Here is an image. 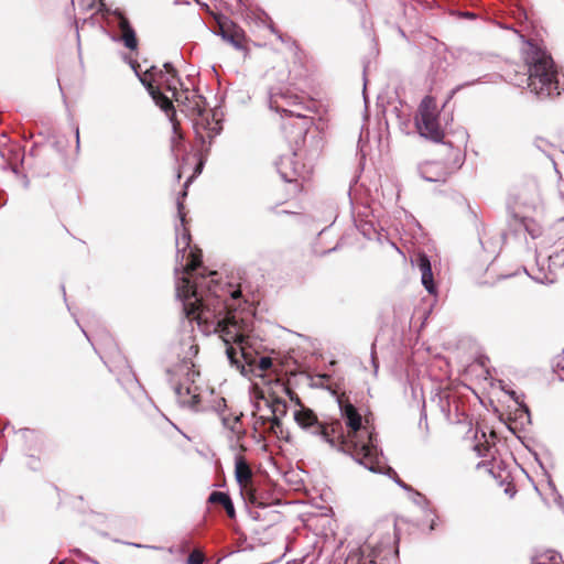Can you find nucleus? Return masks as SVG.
<instances>
[{"label":"nucleus","mask_w":564,"mask_h":564,"mask_svg":"<svg viewBox=\"0 0 564 564\" xmlns=\"http://www.w3.org/2000/svg\"><path fill=\"white\" fill-rule=\"evenodd\" d=\"M183 205L177 209L181 224L176 231V297L182 302L188 323L196 322L204 335L217 334L226 345L231 365L243 376L249 372L262 376L272 367L270 357L252 355L254 337L251 305L241 300V292L230 284H220L216 272L197 275L194 271L202 264V251L191 246V234L185 227Z\"/></svg>","instance_id":"1"},{"label":"nucleus","mask_w":564,"mask_h":564,"mask_svg":"<svg viewBox=\"0 0 564 564\" xmlns=\"http://www.w3.org/2000/svg\"><path fill=\"white\" fill-rule=\"evenodd\" d=\"M291 400H295L301 406L294 412V420L299 426L308 434L319 438L332 448L349 454L356 463L375 474L394 476L395 482L408 489V486L398 478L378 446L377 434L362 421L361 414L355 405L348 401L338 400L339 410L345 427L340 420L334 419L322 422L308 408L302 405L299 397L288 390Z\"/></svg>","instance_id":"2"},{"label":"nucleus","mask_w":564,"mask_h":564,"mask_svg":"<svg viewBox=\"0 0 564 564\" xmlns=\"http://www.w3.org/2000/svg\"><path fill=\"white\" fill-rule=\"evenodd\" d=\"M181 361L167 370L177 402L193 411L202 410V400L206 388L200 375L196 371L193 358L198 354V345L191 333H186L180 341Z\"/></svg>","instance_id":"3"},{"label":"nucleus","mask_w":564,"mask_h":564,"mask_svg":"<svg viewBox=\"0 0 564 564\" xmlns=\"http://www.w3.org/2000/svg\"><path fill=\"white\" fill-rule=\"evenodd\" d=\"M132 68L135 72L142 85L147 88L152 99L155 101V104L169 116H171L174 133L171 139V150L174 156L177 159L180 153L182 152L183 137L178 132V123L173 121V116L175 115L173 104L161 91V86H165L167 90L173 91V96L177 99L175 91L176 84L180 82V79L177 78V72L171 63H165L163 65L164 69H161L156 66H151L150 68L145 69L143 74H140L134 65H132Z\"/></svg>","instance_id":"4"},{"label":"nucleus","mask_w":564,"mask_h":564,"mask_svg":"<svg viewBox=\"0 0 564 564\" xmlns=\"http://www.w3.org/2000/svg\"><path fill=\"white\" fill-rule=\"evenodd\" d=\"M523 59L528 68L527 84L531 93L540 99L561 94L563 87L558 73L553 58L546 51L529 42L523 51Z\"/></svg>","instance_id":"5"},{"label":"nucleus","mask_w":564,"mask_h":564,"mask_svg":"<svg viewBox=\"0 0 564 564\" xmlns=\"http://www.w3.org/2000/svg\"><path fill=\"white\" fill-rule=\"evenodd\" d=\"M415 124L420 135L434 142H441L444 131L440 123V110L433 97L426 96L419 106Z\"/></svg>","instance_id":"6"},{"label":"nucleus","mask_w":564,"mask_h":564,"mask_svg":"<svg viewBox=\"0 0 564 564\" xmlns=\"http://www.w3.org/2000/svg\"><path fill=\"white\" fill-rule=\"evenodd\" d=\"M276 170L284 182L295 184V191L301 189L299 181L308 180L312 172L311 166L300 162L296 152L280 156L276 162Z\"/></svg>","instance_id":"7"},{"label":"nucleus","mask_w":564,"mask_h":564,"mask_svg":"<svg viewBox=\"0 0 564 564\" xmlns=\"http://www.w3.org/2000/svg\"><path fill=\"white\" fill-rule=\"evenodd\" d=\"M203 101L202 96H196L193 111L197 113L198 119L195 121L194 128L202 144L204 145L208 139V147H210L213 139L221 132L223 127L218 120L209 118V113L200 105Z\"/></svg>","instance_id":"8"},{"label":"nucleus","mask_w":564,"mask_h":564,"mask_svg":"<svg viewBox=\"0 0 564 564\" xmlns=\"http://www.w3.org/2000/svg\"><path fill=\"white\" fill-rule=\"evenodd\" d=\"M269 106L272 110L280 112L285 117H295L304 121V126L301 128V131H306L307 118L303 115L299 108V97L289 95V94H270Z\"/></svg>","instance_id":"9"},{"label":"nucleus","mask_w":564,"mask_h":564,"mask_svg":"<svg viewBox=\"0 0 564 564\" xmlns=\"http://www.w3.org/2000/svg\"><path fill=\"white\" fill-rule=\"evenodd\" d=\"M105 11L111 17L109 22L115 23L120 30V40L123 42L124 46L131 51L135 50L138 47L137 35L123 12L119 9L112 11L105 9Z\"/></svg>","instance_id":"10"},{"label":"nucleus","mask_w":564,"mask_h":564,"mask_svg":"<svg viewBox=\"0 0 564 564\" xmlns=\"http://www.w3.org/2000/svg\"><path fill=\"white\" fill-rule=\"evenodd\" d=\"M221 39L234 46L237 51H245L246 33L230 20L218 21V31L215 32Z\"/></svg>","instance_id":"11"},{"label":"nucleus","mask_w":564,"mask_h":564,"mask_svg":"<svg viewBox=\"0 0 564 564\" xmlns=\"http://www.w3.org/2000/svg\"><path fill=\"white\" fill-rule=\"evenodd\" d=\"M420 176L427 182H445L447 171L441 162H424L417 167Z\"/></svg>","instance_id":"12"},{"label":"nucleus","mask_w":564,"mask_h":564,"mask_svg":"<svg viewBox=\"0 0 564 564\" xmlns=\"http://www.w3.org/2000/svg\"><path fill=\"white\" fill-rule=\"evenodd\" d=\"M417 267L421 272V281L426 291L430 294H434L436 291V286L433 280V272L431 267V261L426 254H420L417 258Z\"/></svg>","instance_id":"13"},{"label":"nucleus","mask_w":564,"mask_h":564,"mask_svg":"<svg viewBox=\"0 0 564 564\" xmlns=\"http://www.w3.org/2000/svg\"><path fill=\"white\" fill-rule=\"evenodd\" d=\"M264 401L271 413V417H268V420L271 422L272 427H280L281 419L285 416L288 412L286 402L280 398H274L271 401L265 399Z\"/></svg>","instance_id":"14"},{"label":"nucleus","mask_w":564,"mask_h":564,"mask_svg":"<svg viewBox=\"0 0 564 564\" xmlns=\"http://www.w3.org/2000/svg\"><path fill=\"white\" fill-rule=\"evenodd\" d=\"M235 476L242 489L245 485L251 484L252 481L251 468L242 455H236L235 457Z\"/></svg>","instance_id":"15"},{"label":"nucleus","mask_w":564,"mask_h":564,"mask_svg":"<svg viewBox=\"0 0 564 564\" xmlns=\"http://www.w3.org/2000/svg\"><path fill=\"white\" fill-rule=\"evenodd\" d=\"M208 502L221 505L227 516L231 519L235 518V507L228 494L223 491H213L208 497Z\"/></svg>","instance_id":"16"},{"label":"nucleus","mask_w":564,"mask_h":564,"mask_svg":"<svg viewBox=\"0 0 564 564\" xmlns=\"http://www.w3.org/2000/svg\"><path fill=\"white\" fill-rule=\"evenodd\" d=\"M520 221L521 226L531 236V238L535 239L542 235V226L535 219L525 215L521 217Z\"/></svg>","instance_id":"17"},{"label":"nucleus","mask_w":564,"mask_h":564,"mask_svg":"<svg viewBox=\"0 0 564 564\" xmlns=\"http://www.w3.org/2000/svg\"><path fill=\"white\" fill-rule=\"evenodd\" d=\"M223 424L226 429H228L232 434H235L238 440L245 435V431L240 425V416L236 415L234 417L230 416H221Z\"/></svg>","instance_id":"18"},{"label":"nucleus","mask_w":564,"mask_h":564,"mask_svg":"<svg viewBox=\"0 0 564 564\" xmlns=\"http://www.w3.org/2000/svg\"><path fill=\"white\" fill-rule=\"evenodd\" d=\"M241 495L243 499L253 505V506H262L261 502L258 501V497L256 490L252 488L251 484L245 485L243 489L240 488Z\"/></svg>","instance_id":"19"},{"label":"nucleus","mask_w":564,"mask_h":564,"mask_svg":"<svg viewBox=\"0 0 564 564\" xmlns=\"http://www.w3.org/2000/svg\"><path fill=\"white\" fill-rule=\"evenodd\" d=\"M530 276L541 284H552L555 281L553 273H546L542 269H538L534 274Z\"/></svg>","instance_id":"20"},{"label":"nucleus","mask_w":564,"mask_h":564,"mask_svg":"<svg viewBox=\"0 0 564 564\" xmlns=\"http://www.w3.org/2000/svg\"><path fill=\"white\" fill-rule=\"evenodd\" d=\"M549 260L554 265H564V248L561 251L551 254Z\"/></svg>","instance_id":"21"},{"label":"nucleus","mask_w":564,"mask_h":564,"mask_svg":"<svg viewBox=\"0 0 564 564\" xmlns=\"http://www.w3.org/2000/svg\"><path fill=\"white\" fill-rule=\"evenodd\" d=\"M204 555L198 551H193L187 557V564H203Z\"/></svg>","instance_id":"22"},{"label":"nucleus","mask_w":564,"mask_h":564,"mask_svg":"<svg viewBox=\"0 0 564 564\" xmlns=\"http://www.w3.org/2000/svg\"><path fill=\"white\" fill-rule=\"evenodd\" d=\"M489 449V445L487 444L474 445V451L477 453L479 457H486L488 455Z\"/></svg>","instance_id":"23"},{"label":"nucleus","mask_w":564,"mask_h":564,"mask_svg":"<svg viewBox=\"0 0 564 564\" xmlns=\"http://www.w3.org/2000/svg\"><path fill=\"white\" fill-rule=\"evenodd\" d=\"M392 530H393V536H388L387 541L383 542L384 544H391V543H394L395 540H397V534H395V523L392 524Z\"/></svg>","instance_id":"24"},{"label":"nucleus","mask_w":564,"mask_h":564,"mask_svg":"<svg viewBox=\"0 0 564 564\" xmlns=\"http://www.w3.org/2000/svg\"><path fill=\"white\" fill-rule=\"evenodd\" d=\"M30 458L32 459V460L30 462V464H29V465H30V467H31L32 469H37V467H39V466H37V465H39V460H37V459H35V457H34L33 455H30Z\"/></svg>","instance_id":"25"},{"label":"nucleus","mask_w":564,"mask_h":564,"mask_svg":"<svg viewBox=\"0 0 564 564\" xmlns=\"http://www.w3.org/2000/svg\"><path fill=\"white\" fill-rule=\"evenodd\" d=\"M477 82H478V79L473 80V82H469V83H466V84H463V85H459V86H457V87L453 90V94H454V93H456L457 90H459V89L464 88V87H467V86L474 85V84H475V83H477Z\"/></svg>","instance_id":"26"},{"label":"nucleus","mask_w":564,"mask_h":564,"mask_svg":"<svg viewBox=\"0 0 564 564\" xmlns=\"http://www.w3.org/2000/svg\"><path fill=\"white\" fill-rule=\"evenodd\" d=\"M250 514H251L252 519H254V520H260V518H261L260 512L257 510L251 511Z\"/></svg>","instance_id":"27"},{"label":"nucleus","mask_w":564,"mask_h":564,"mask_svg":"<svg viewBox=\"0 0 564 564\" xmlns=\"http://www.w3.org/2000/svg\"><path fill=\"white\" fill-rule=\"evenodd\" d=\"M76 147L79 148V129L76 128Z\"/></svg>","instance_id":"28"},{"label":"nucleus","mask_w":564,"mask_h":564,"mask_svg":"<svg viewBox=\"0 0 564 564\" xmlns=\"http://www.w3.org/2000/svg\"><path fill=\"white\" fill-rule=\"evenodd\" d=\"M271 30H272V32L276 33L280 41H282V42L284 41L283 35L281 33L276 32L273 28H271Z\"/></svg>","instance_id":"29"},{"label":"nucleus","mask_w":564,"mask_h":564,"mask_svg":"<svg viewBox=\"0 0 564 564\" xmlns=\"http://www.w3.org/2000/svg\"><path fill=\"white\" fill-rule=\"evenodd\" d=\"M99 1H100V7H101V8H100V11H102V10H104V8H105V3L102 2V0H99Z\"/></svg>","instance_id":"30"},{"label":"nucleus","mask_w":564,"mask_h":564,"mask_svg":"<svg viewBox=\"0 0 564 564\" xmlns=\"http://www.w3.org/2000/svg\"><path fill=\"white\" fill-rule=\"evenodd\" d=\"M82 333L85 334V337H88V334H86L85 329H82Z\"/></svg>","instance_id":"31"},{"label":"nucleus","mask_w":564,"mask_h":564,"mask_svg":"<svg viewBox=\"0 0 564 564\" xmlns=\"http://www.w3.org/2000/svg\"><path fill=\"white\" fill-rule=\"evenodd\" d=\"M82 333L85 334V337H88V334H86L85 329H82Z\"/></svg>","instance_id":"32"},{"label":"nucleus","mask_w":564,"mask_h":564,"mask_svg":"<svg viewBox=\"0 0 564 564\" xmlns=\"http://www.w3.org/2000/svg\"><path fill=\"white\" fill-rule=\"evenodd\" d=\"M82 333L85 334V337H88V334H86L85 329H82Z\"/></svg>","instance_id":"33"},{"label":"nucleus","mask_w":564,"mask_h":564,"mask_svg":"<svg viewBox=\"0 0 564 564\" xmlns=\"http://www.w3.org/2000/svg\"><path fill=\"white\" fill-rule=\"evenodd\" d=\"M59 564H62V563H59Z\"/></svg>","instance_id":"34"}]
</instances>
